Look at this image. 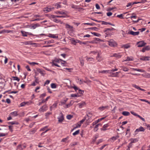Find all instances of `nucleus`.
Listing matches in <instances>:
<instances>
[{"label": "nucleus", "instance_id": "obj_54", "mask_svg": "<svg viewBox=\"0 0 150 150\" xmlns=\"http://www.w3.org/2000/svg\"><path fill=\"white\" fill-rule=\"evenodd\" d=\"M86 59L88 61H93V58L92 57H87Z\"/></svg>", "mask_w": 150, "mask_h": 150}, {"label": "nucleus", "instance_id": "obj_47", "mask_svg": "<svg viewBox=\"0 0 150 150\" xmlns=\"http://www.w3.org/2000/svg\"><path fill=\"white\" fill-rule=\"evenodd\" d=\"M139 100L142 101H144L146 102L147 103H148L149 104H150V103L148 100H146L145 99H139Z\"/></svg>", "mask_w": 150, "mask_h": 150}, {"label": "nucleus", "instance_id": "obj_29", "mask_svg": "<svg viewBox=\"0 0 150 150\" xmlns=\"http://www.w3.org/2000/svg\"><path fill=\"white\" fill-rule=\"evenodd\" d=\"M60 3H57L54 5L55 6H56L57 9H58L61 7V6L60 4Z\"/></svg>", "mask_w": 150, "mask_h": 150}, {"label": "nucleus", "instance_id": "obj_34", "mask_svg": "<svg viewBox=\"0 0 150 150\" xmlns=\"http://www.w3.org/2000/svg\"><path fill=\"white\" fill-rule=\"evenodd\" d=\"M52 66H57L58 67H60V66L58 65L57 63H56V62L54 61H52Z\"/></svg>", "mask_w": 150, "mask_h": 150}, {"label": "nucleus", "instance_id": "obj_51", "mask_svg": "<svg viewBox=\"0 0 150 150\" xmlns=\"http://www.w3.org/2000/svg\"><path fill=\"white\" fill-rule=\"evenodd\" d=\"M60 62L61 63L62 65L63 66H64V64L66 63V61L63 60H62V61Z\"/></svg>", "mask_w": 150, "mask_h": 150}, {"label": "nucleus", "instance_id": "obj_42", "mask_svg": "<svg viewBox=\"0 0 150 150\" xmlns=\"http://www.w3.org/2000/svg\"><path fill=\"white\" fill-rule=\"evenodd\" d=\"M12 78L14 80H16L18 81H20V79L17 77H13Z\"/></svg>", "mask_w": 150, "mask_h": 150}, {"label": "nucleus", "instance_id": "obj_31", "mask_svg": "<svg viewBox=\"0 0 150 150\" xmlns=\"http://www.w3.org/2000/svg\"><path fill=\"white\" fill-rule=\"evenodd\" d=\"M122 114L124 116H128L130 115L129 113L127 111H124L122 112Z\"/></svg>", "mask_w": 150, "mask_h": 150}, {"label": "nucleus", "instance_id": "obj_30", "mask_svg": "<svg viewBox=\"0 0 150 150\" xmlns=\"http://www.w3.org/2000/svg\"><path fill=\"white\" fill-rule=\"evenodd\" d=\"M29 103L28 102H23L21 103L20 104V106L21 107H23L25 106L26 104H28Z\"/></svg>", "mask_w": 150, "mask_h": 150}, {"label": "nucleus", "instance_id": "obj_11", "mask_svg": "<svg viewBox=\"0 0 150 150\" xmlns=\"http://www.w3.org/2000/svg\"><path fill=\"white\" fill-rule=\"evenodd\" d=\"M150 57L148 56H142L140 58V59L143 61H149Z\"/></svg>", "mask_w": 150, "mask_h": 150}, {"label": "nucleus", "instance_id": "obj_52", "mask_svg": "<svg viewBox=\"0 0 150 150\" xmlns=\"http://www.w3.org/2000/svg\"><path fill=\"white\" fill-rule=\"evenodd\" d=\"M81 64V66H83L84 65L83 60L82 59H80Z\"/></svg>", "mask_w": 150, "mask_h": 150}, {"label": "nucleus", "instance_id": "obj_33", "mask_svg": "<svg viewBox=\"0 0 150 150\" xmlns=\"http://www.w3.org/2000/svg\"><path fill=\"white\" fill-rule=\"evenodd\" d=\"M2 32H3V33H12L13 32V31L4 30H2Z\"/></svg>", "mask_w": 150, "mask_h": 150}, {"label": "nucleus", "instance_id": "obj_13", "mask_svg": "<svg viewBox=\"0 0 150 150\" xmlns=\"http://www.w3.org/2000/svg\"><path fill=\"white\" fill-rule=\"evenodd\" d=\"M119 137L118 136L113 137L110 139V141L112 142H113L116 140Z\"/></svg>", "mask_w": 150, "mask_h": 150}, {"label": "nucleus", "instance_id": "obj_44", "mask_svg": "<svg viewBox=\"0 0 150 150\" xmlns=\"http://www.w3.org/2000/svg\"><path fill=\"white\" fill-rule=\"evenodd\" d=\"M79 131H80L79 130L76 131L74 132L73 133V135L74 136H75L78 134L79 133Z\"/></svg>", "mask_w": 150, "mask_h": 150}, {"label": "nucleus", "instance_id": "obj_26", "mask_svg": "<svg viewBox=\"0 0 150 150\" xmlns=\"http://www.w3.org/2000/svg\"><path fill=\"white\" fill-rule=\"evenodd\" d=\"M113 56L116 57L117 58H120L122 57V55H120V54L115 53L113 54Z\"/></svg>", "mask_w": 150, "mask_h": 150}, {"label": "nucleus", "instance_id": "obj_10", "mask_svg": "<svg viewBox=\"0 0 150 150\" xmlns=\"http://www.w3.org/2000/svg\"><path fill=\"white\" fill-rule=\"evenodd\" d=\"M65 25L66 28L67 29V30L72 31L74 30L73 26L70 25L68 24H65Z\"/></svg>", "mask_w": 150, "mask_h": 150}, {"label": "nucleus", "instance_id": "obj_2", "mask_svg": "<svg viewBox=\"0 0 150 150\" xmlns=\"http://www.w3.org/2000/svg\"><path fill=\"white\" fill-rule=\"evenodd\" d=\"M108 45L112 47H116L117 45V43L112 40H110L108 41Z\"/></svg>", "mask_w": 150, "mask_h": 150}, {"label": "nucleus", "instance_id": "obj_36", "mask_svg": "<svg viewBox=\"0 0 150 150\" xmlns=\"http://www.w3.org/2000/svg\"><path fill=\"white\" fill-rule=\"evenodd\" d=\"M105 118V117H102V118H101L100 119H98L97 120H96L95 121V124H97L99 122L103 120Z\"/></svg>", "mask_w": 150, "mask_h": 150}, {"label": "nucleus", "instance_id": "obj_46", "mask_svg": "<svg viewBox=\"0 0 150 150\" xmlns=\"http://www.w3.org/2000/svg\"><path fill=\"white\" fill-rule=\"evenodd\" d=\"M122 47H124L126 48H129L130 47V45H129L127 44L125 45H123Z\"/></svg>", "mask_w": 150, "mask_h": 150}, {"label": "nucleus", "instance_id": "obj_27", "mask_svg": "<svg viewBox=\"0 0 150 150\" xmlns=\"http://www.w3.org/2000/svg\"><path fill=\"white\" fill-rule=\"evenodd\" d=\"M139 31L133 32L132 31V35L135 36L138 35L139 34Z\"/></svg>", "mask_w": 150, "mask_h": 150}, {"label": "nucleus", "instance_id": "obj_38", "mask_svg": "<svg viewBox=\"0 0 150 150\" xmlns=\"http://www.w3.org/2000/svg\"><path fill=\"white\" fill-rule=\"evenodd\" d=\"M61 59H54L53 61L55 62H57L58 63H60L62 61Z\"/></svg>", "mask_w": 150, "mask_h": 150}, {"label": "nucleus", "instance_id": "obj_23", "mask_svg": "<svg viewBox=\"0 0 150 150\" xmlns=\"http://www.w3.org/2000/svg\"><path fill=\"white\" fill-rule=\"evenodd\" d=\"M108 125L107 124L104 125L103 126V127L100 129L101 130L103 131L106 130V128L108 127Z\"/></svg>", "mask_w": 150, "mask_h": 150}, {"label": "nucleus", "instance_id": "obj_37", "mask_svg": "<svg viewBox=\"0 0 150 150\" xmlns=\"http://www.w3.org/2000/svg\"><path fill=\"white\" fill-rule=\"evenodd\" d=\"M91 33L93 35H94V36H96L97 37H99L101 36V35H100V34L98 33H96L95 32H93V33Z\"/></svg>", "mask_w": 150, "mask_h": 150}, {"label": "nucleus", "instance_id": "obj_5", "mask_svg": "<svg viewBox=\"0 0 150 150\" xmlns=\"http://www.w3.org/2000/svg\"><path fill=\"white\" fill-rule=\"evenodd\" d=\"M57 119L59 122H61L63 121L64 120V117L63 114L61 112L59 114V116L58 117Z\"/></svg>", "mask_w": 150, "mask_h": 150}, {"label": "nucleus", "instance_id": "obj_62", "mask_svg": "<svg viewBox=\"0 0 150 150\" xmlns=\"http://www.w3.org/2000/svg\"><path fill=\"white\" fill-rule=\"evenodd\" d=\"M146 30V28H142L141 29H140L139 30H140L141 32H142Z\"/></svg>", "mask_w": 150, "mask_h": 150}, {"label": "nucleus", "instance_id": "obj_50", "mask_svg": "<svg viewBox=\"0 0 150 150\" xmlns=\"http://www.w3.org/2000/svg\"><path fill=\"white\" fill-rule=\"evenodd\" d=\"M138 141V139L137 138L134 139H132V143H135Z\"/></svg>", "mask_w": 150, "mask_h": 150}, {"label": "nucleus", "instance_id": "obj_20", "mask_svg": "<svg viewBox=\"0 0 150 150\" xmlns=\"http://www.w3.org/2000/svg\"><path fill=\"white\" fill-rule=\"evenodd\" d=\"M108 108V106H102L99 107L98 108V109L100 111H103L105 109L107 108Z\"/></svg>", "mask_w": 150, "mask_h": 150}, {"label": "nucleus", "instance_id": "obj_48", "mask_svg": "<svg viewBox=\"0 0 150 150\" xmlns=\"http://www.w3.org/2000/svg\"><path fill=\"white\" fill-rule=\"evenodd\" d=\"M8 124H11L12 125H17L18 124V123L17 122H9Z\"/></svg>", "mask_w": 150, "mask_h": 150}, {"label": "nucleus", "instance_id": "obj_56", "mask_svg": "<svg viewBox=\"0 0 150 150\" xmlns=\"http://www.w3.org/2000/svg\"><path fill=\"white\" fill-rule=\"evenodd\" d=\"M69 137H67L64 139H63L62 141V142H66V141L68 139Z\"/></svg>", "mask_w": 150, "mask_h": 150}, {"label": "nucleus", "instance_id": "obj_28", "mask_svg": "<svg viewBox=\"0 0 150 150\" xmlns=\"http://www.w3.org/2000/svg\"><path fill=\"white\" fill-rule=\"evenodd\" d=\"M49 37L53 38H58L57 36H55L54 35L50 34L49 35Z\"/></svg>", "mask_w": 150, "mask_h": 150}, {"label": "nucleus", "instance_id": "obj_3", "mask_svg": "<svg viewBox=\"0 0 150 150\" xmlns=\"http://www.w3.org/2000/svg\"><path fill=\"white\" fill-rule=\"evenodd\" d=\"M145 130V129L143 127L140 126L139 128L136 129L135 131L134 135L137 134L139 132H144Z\"/></svg>", "mask_w": 150, "mask_h": 150}, {"label": "nucleus", "instance_id": "obj_9", "mask_svg": "<svg viewBox=\"0 0 150 150\" xmlns=\"http://www.w3.org/2000/svg\"><path fill=\"white\" fill-rule=\"evenodd\" d=\"M47 106L45 105L41 108L39 110V111L40 112H44L47 110Z\"/></svg>", "mask_w": 150, "mask_h": 150}, {"label": "nucleus", "instance_id": "obj_21", "mask_svg": "<svg viewBox=\"0 0 150 150\" xmlns=\"http://www.w3.org/2000/svg\"><path fill=\"white\" fill-rule=\"evenodd\" d=\"M86 105L85 103L84 102H82L81 103H79L78 104L79 108H81L83 106Z\"/></svg>", "mask_w": 150, "mask_h": 150}, {"label": "nucleus", "instance_id": "obj_19", "mask_svg": "<svg viewBox=\"0 0 150 150\" xmlns=\"http://www.w3.org/2000/svg\"><path fill=\"white\" fill-rule=\"evenodd\" d=\"M71 41L72 44L76 45L77 43L78 40H75L74 38H72L71 39Z\"/></svg>", "mask_w": 150, "mask_h": 150}, {"label": "nucleus", "instance_id": "obj_57", "mask_svg": "<svg viewBox=\"0 0 150 150\" xmlns=\"http://www.w3.org/2000/svg\"><path fill=\"white\" fill-rule=\"evenodd\" d=\"M85 118H83V119L82 120H81L80 122H79L81 124H82L85 121Z\"/></svg>", "mask_w": 150, "mask_h": 150}, {"label": "nucleus", "instance_id": "obj_55", "mask_svg": "<svg viewBox=\"0 0 150 150\" xmlns=\"http://www.w3.org/2000/svg\"><path fill=\"white\" fill-rule=\"evenodd\" d=\"M46 95V94L45 93H44L43 94H41L40 96V98H43L44 97H45Z\"/></svg>", "mask_w": 150, "mask_h": 150}, {"label": "nucleus", "instance_id": "obj_39", "mask_svg": "<svg viewBox=\"0 0 150 150\" xmlns=\"http://www.w3.org/2000/svg\"><path fill=\"white\" fill-rule=\"evenodd\" d=\"M71 102H72V101H70V103H69L67 104L66 105H65L66 106L65 107L66 108H69V107H70V106H71L72 105V104L71 103Z\"/></svg>", "mask_w": 150, "mask_h": 150}, {"label": "nucleus", "instance_id": "obj_53", "mask_svg": "<svg viewBox=\"0 0 150 150\" xmlns=\"http://www.w3.org/2000/svg\"><path fill=\"white\" fill-rule=\"evenodd\" d=\"M132 86L137 89L139 90V89L140 87L138 86H137L135 84H133L132 85Z\"/></svg>", "mask_w": 150, "mask_h": 150}, {"label": "nucleus", "instance_id": "obj_40", "mask_svg": "<svg viewBox=\"0 0 150 150\" xmlns=\"http://www.w3.org/2000/svg\"><path fill=\"white\" fill-rule=\"evenodd\" d=\"M83 24L84 25H90L91 26H94L96 25V24L94 23H83Z\"/></svg>", "mask_w": 150, "mask_h": 150}, {"label": "nucleus", "instance_id": "obj_35", "mask_svg": "<svg viewBox=\"0 0 150 150\" xmlns=\"http://www.w3.org/2000/svg\"><path fill=\"white\" fill-rule=\"evenodd\" d=\"M23 149V147L21 146V144H20L18 145L17 146V150H21Z\"/></svg>", "mask_w": 150, "mask_h": 150}, {"label": "nucleus", "instance_id": "obj_17", "mask_svg": "<svg viewBox=\"0 0 150 150\" xmlns=\"http://www.w3.org/2000/svg\"><path fill=\"white\" fill-rule=\"evenodd\" d=\"M132 71H138L141 72H144L145 71L143 69H132Z\"/></svg>", "mask_w": 150, "mask_h": 150}, {"label": "nucleus", "instance_id": "obj_7", "mask_svg": "<svg viewBox=\"0 0 150 150\" xmlns=\"http://www.w3.org/2000/svg\"><path fill=\"white\" fill-rule=\"evenodd\" d=\"M54 9V7H48L45 8L44 9V11L45 12L47 13L50 11Z\"/></svg>", "mask_w": 150, "mask_h": 150}, {"label": "nucleus", "instance_id": "obj_1", "mask_svg": "<svg viewBox=\"0 0 150 150\" xmlns=\"http://www.w3.org/2000/svg\"><path fill=\"white\" fill-rule=\"evenodd\" d=\"M141 20L139 17L134 13L132 14V24L137 23Z\"/></svg>", "mask_w": 150, "mask_h": 150}, {"label": "nucleus", "instance_id": "obj_4", "mask_svg": "<svg viewBox=\"0 0 150 150\" xmlns=\"http://www.w3.org/2000/svg\"><path fill=\"white\" fill-rule=\"evenodd\" d=\"M127 13H125L126 14L125 16V18L126 19L128 20V21L129 22V23L130 22V20L131 19V13H127Z\"/></svg>", "mask_w": 150, "mask_h": 150}, {"label": "nucleus", "instance_id": "obj_18", "mask_svg": "<svg viewBox=\"0 0 150 150\" xmlns=\"http://www.w3.org/2000/svg\"><path fill=\"white\" fill-rule=\"evenodd\" d=\"M110 71L108 70H103V71H99V73H110L111 74V72H110Z\"/></svg>", "mask_w": 150, "mask_h": 150}, {"label": "nucleus", "instance_id": "obj_59", "mask_svg": "<svg viewBox=\"0 0 150 150\" xmlns=\"http://www.w3.org/2000/svg\"><path fill=\"white\" fill-rule=\"evenodd\" d=\"M132 114H133V115L137 116L139 117V115L137 114L136 113L132 112Z\"/></svg>", "mask_w": 150, "mask_h": 150}, {"label": "nucleus", "instance_id": "obj_32", "mask_svg": "<svg viewBox=\"0 0 150 150\" xmlns=\"http://www.w3.org/2000/svg\"><path fill=\"white\" fill-rule=\"evenodd\" d=\"M21 32L23 36L24 37H26L27 36V33H28L26 32L25 31H21Z\"/></svg>", "mask_w": 150, "mask_h": 150}, {"label": "nucleus", "instance_id": "obj_24", "mask_svg": "<svg viewBox=\"0 0 150 150\" xmlns=\"http://www.w3.org/2000/svg\"><path fill=\"white\" fill-rule=\"evenodd\" d=\"M81 125L79 122H78L77 123H76V124H75L74 125V129H76L78 127H80L81 126Z\"/></svg>", "mask_w": 150, "mask_h": 150}, {"label": "nucleus", "instance_id": "obj_43", "mask_svg": "<svg viewBox=\"0 0 150 150\" xmlns=\"http://www.w3.org/2000/svg\"><path fill=\"white\" fill-rule=\"evenodd\" d=\"M40 25L38 24H35L33 26H32V27L33 28V29H35L37 27L39 26Z\"/></svg>", "mask_w": 150, "mask_h": 150}, {"label": "nucleus", "instance_id": "obj_41", "mask_svg": "<svg viewBox=\"0 0 150 150\" xmlns=\"http://www.w3.org/2000/svg\"><path fill=\"white\" fill-rule=\"evenodd\" d=\"M71 96L73 97H79V96L77 94H72L71 95Z\"/></svg>", "mask_w": 150, "mask_h": 150}, {"label": "nucleus", "instance_id": "obj_58", "mask_svg": "<svg viewBox=\"0 0 150 150\" xmlns=\"http://www.w3.org/2000/svg\"><path fill=\"white\" fill-rule=\"evenodd\" d=\"M96 59L98 61L100 62L101 60V59H100V56L98 53V56L96 57Z\"/></svg>", "mask_w": 150, "mask_h": 150}, {"label": "nucleus", "instance_id": "obj_16", "mask_svg": "<svg viewBox=\"0 0 150 150\" xmlns=\"http://www.w3.org/2000/svg\"><path fill=\"white\" fill-rule=\"evenodd\" d=\"M68 99L67 98H64L62 100H61L60 103H61V105H62L65 104L67 101Z\"/></svg>", "mask_w": 150, "mask_h": 150}, {"label": "nucleus", "instance_id": "obj_49", "mask_svg": "<svg viewBox=\"0 0 150 150\" xmlns=\"http://www.w3.org/2000/svg\"><path fill=\"white\" fill-rule=\"evenodd\" d=\"M28 63L31 65H34L35 64H38V63L35 62H28Z\"/></svg>", "mask_w": 150, "mask_h": 150}, {"label": "nucleus", "instance_id": "obj_12", "mask_svg": "<svg viewBox=\"0 0 150 150\" xmlns=\"http://www.w3.org/2000/svg\"><path fill=\"white\" fill-rule=\"evenodd\" d=\"M150 50V47L149 46H147L143 48H142V51L144 52L146 50Z\"/></svg>", "mask_w": 150, "mask_h": 150}, {"label": "nucleus", "instance_id": "obj_63", "mask_svg": "<svg viewBox=\"0 0 150 150\" xmlns=\"http://www.w3.org/2000/svg\"><path fill=\"white\" fill-rule=\"evenodd\" d=\"M72 116L71 115H68L67 116V118L68 119L70 120Z\"/></svg>", "mask_w": 150, "mask_h": 150}, {"label": "nucleus", "instance_id": "obj_64", "mask_svg": "<svg viewBox=\"0 0 150 150\" xmlns=\"http://www.w3.org/2000/svg\"><path fill=\"white\" fill-rule=\"evenodd\" d=\"M98 125H97L94 128V131H97L98 130Z\"/></svg>", "mask_w": 150, "mask_h": 150}, {"label": "nucleus", "instance_id": "obj_61", "mask_svg": "<svg viewBox=\"0 0 150 150\" xmlns=\"http://www.w3.org/2000/svg\"><path fill=\"white\" fill-rule=\"evenodd\" d=\"M47 127H44L43 128H42L40 130V131H45L46 129V128Z\"/></svg>", "mask_w": 150, "mask_h": 150}, {"label": "nucleus", "instance_id": "obj_22", "mask_svg": "<svg viewBox=\"0 0 150 150\" xmlns=\"http://www.w3.org/2000/svg\"><path fill=\"white\" fill-rule=\"evenodd\" d=\"M10 115L13 117L16 116L18 115L17 112L16 111H15L12 112H11L10 114Z\"/></svg>", "mask_w": 150, "mask_h": 150}, {"label": "nucleus", "instance_id": "obj_14", "mask_svg": "<svg viewBox=\"0 0 150 150\" xmlns=\"http://www.w3.org/2000/svg\"><path fill=\"white\" fill-rule=\"evenodd\" d=\"M57 103H54L52 106L50 107V110H52L56 108L57 106Z\"/></svg>", "mask_w": 150, "mask_h": 150}, {"label": "nucleus", "instance_id": "obj_15", "mask_svg": "<svg viewBox=\"0 0 150 150\" xmlns=\"http://www.w3.org/2000/svg\"><path fill=\"white\" fill-rule=\"evenodd\" d=\"M37 70L38 72L40 73L42 76H44L45 74V71L42 70L40 69H37Z\"/></svg>", "mask_w": 150, "mask_h": 150}, {"label": "nucleus", "instance_id": "obj_8", "mask_svg": "<svg viewBox=\"0 0 150 150\" xmlns=\"http://www.w3.org/2000/svg\"><path fill=\"white\" fill-rule=\"evenodd\" d=\"M72 87L74 88L76 91H77V90H78V93H80L83 94V91L79 89L78 88L77 86H72Z\"/></svg>", "mask_w": 150, "mask_h": 150}, {"label": "nucleus", "instance_id": "obj_60", "mask_svg": "<svg viewBox=\"0 0 150 150\" xmlns=\"http://www.w3.org/2000/svg\"><path fill=\"white\" fill-rule=\"evenodd\" d=\"M146 77L148 78H150V74L147 73L146 74Z\"/></svg>", "mask_w": 150, "mask_h": 150}, {"label": "nucleus", "instance_id": "obj_6", "mask_svg": "<svg viewBox=\"0 0 150 150\" xmlns=\"http://www.w3.org/2000/svg\"><path fill=\"white\" fill-rule=\"evenodd\" d=\"M137 44L138 45L137 47H142L145 46L146 44V43L144 42L143 41L137 42Z\"/></svg>", "mask_w": 150, "mask_h": 150}, {"label": "nucleus", "instance_id": "obj_45", "mask_svg": "<svg viewBox=\"0 0 150 150\" xmlns=\"http://www.w3.org/2000/svg\"><path fill=\"white\" fill-rule=\"evenodd\" d=\"M51 87L52 88H56V86L55 83H52L51 84Z\"/></svg>", "mask_w": 150, "mask_h": 150}, {"label": "nucleus", "instance_id": "obj_25", "mask_svg": "<svg viewBox=\"0 0 150 150\" xmlns=\"http://www.w3.org/2000/svg\"><path fill=\"white\" fill-rule=\"evenodd\" d=\"M125 13H125L122 14H120V15H118L117 16L118 17H119L120 18H123V17L125 16Z\"/></svg>", "mask_w": 150, "mask_h": 150}]
</instances>
